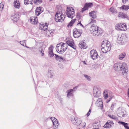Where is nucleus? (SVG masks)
Instances as JSON below:
<instances>
[{
    "label": "nucleus",
    "mask_w": 129,
    "mask_h": 129,
    "mask_svg": "<svg viewBox=\"0 0 129 129\" xmlns=\"http://www.w3.org/2000/svg\"><path fill=\"white\" fill-rule=\"evenodd\" d=\"M114 68L116 71H122L123 75H126L127 74L128 70L127 69L126 64L125 63H116L114 66Z\"/></svg>",
    "instance_id": "f257e3e1"
},
{
    "label": "nucleus",
    "mask_w": 129,
    "mask_h": 129,
    "mask_svg": "<svg viewBox=\"0 0 129 129\" xmlns=\"http://www.w3.org/2000/svg\"><path fill=\"white\" fill-rule=\"evenodd\" d=\"M44 11L43 8L41 7H37L35 11V14L37 16H38Z\"/></svg>",
    "instance_id": "f8f14e48"
},
{
    "label": "nucleus",
    "mask_w": 129,
    "mask_h": 129,
    "mask_svg": "<svg viewBox=\"0 0 129 129\" xmlns=\"http://www.w3.org/2000/svg\"><path fill=\"white\" fill-rule=\"evenodd\" d=\"M108 43L110 44V42H107L104 43L103 41V42L102 43L101 45V48H104V47H107Z\"/></svg>",
    "instance_id": "473e14b6"
},
{
    "label": "nucleus",
    "mask_w": 129,
    "mask_h": 129,
    "mask_svg": "<svg viewBox=\"0 0 129 129\" xmlns=\"http://www.w3.org/2000/svg\"><path fill=\"white\" fill-rule=\"evenodd\" d=\"M118 17H120L122 18H126L127 19L128 18V17L127 16L126 14L121 12H119Z\"/></svg>",
    "instance_id": "a211bd4d"
},
{
    "label": "nucleus",
    "mask_w": 129,
    "mask_h": 129,
    "mask_svg": "<svg viewBox=\"0 0 129 129\" xmlns=\"http://www.w3.org/2000/svg\"><path fill=\"white\" fill-rule=\"evenodd\" d=\"M126 55V54L124 52L121 53L119 55L118 58L120 60H122Z\"/></svg>",
    "instance_id": "7c9ffc66"
},
{
    "label": "nucleus",
    "mask_w": 129,
    "mask_h": 129,
    "mask_svg": "<svg viewBox=\"0 0 129 129\" xmlns=\"http://www.w3.org/2000/svg\"><path fill=\"white\" fill-rule=\"evenodd\" d=\"M85 64H86V63H85Z\"/></svg>",
    "instance_id": "338daca9"
},
{
    "label": "nucleus",
    "mask_w": 129,
    "mask_h": 129,
    "mask_svg": "<svg viewBox=\"0 0 129 129\" xmlns=\"http://www.w3.org/2000/svg\"><path fill=\"white\" fill-rule=\"evenodd\" d=\"M53 47L51 45L49 48L48 50V53L52 52H53Z\"/></svg>",
    "instance_id": "c9c22d12"
},
{
    "label": "nucleus",
    "mask_w": 129,
    "mask_h": 129,
    "mask_svg": "<svg viewBox=\"0 0 129 129\" xmlns=\"http://www.w3.org/2000/svg\"><path fill=\"white\" fill-rule=\"evenodd\" d=\"M66 43L69 46H70L74 49H76V47L75 45L73 40L70 39L67 41Z\"/></svg>",
    "instance_id": "9b49d317"
},
{
    "label": "nucleus",
    "mask_w": 129,
    "mask_h": 129,
    "mask_svg": "<svg viewBox=\"0 0 129 129\" xmlns=\"http://www.w3.org/2000/svg\"><path fill=\"white\" fill-rule=\"evenodd\" d=\"M4 5L3 3H1L0 4V10L2 11L3 9Z\"/></svg>",
    "instance_id": "37998d69"
},
{
    "label": "nucleus",
    "mask_w": 129,
    "mask_h": 129,
    "mask_svg": "<svg viewBox=\"0 0 129 129\" xmlns=\"http://www.w3.org/2000/svg\"><path fill=\"white\" fill-rule=\"evenodd\" d=\"M73 35L75 38H78L80 37L82 32V30L78 29L76 28L73 30Z\"/></svg>",
    "instance_id": "0eeeda50"
},
{
    "label": "nucleus",
    "mask_w": 129,
    "mask_h": 129,
    "mask_svg": "<svg viewBox=\"0 0 129 129\" xmlns=\"http://www.w3.org/2000/svg\"><path fill=\"white\" fill-rule=\"evenodd\" d=\"M44 50L42 49H41L40 51V52L41 53H42V56H43L44 55Z\"/></svg>",
    "instance_id": "3c124183"
},
{
    "label": "nucleus",
    "mask_w": 129,
    "mask_h": 129,
    "mask_svg": "<svg viewBox=\"0 0 129 129\" xmlns=\"http://www.w3.org/2000/svg\"><path fill=\"white\" fill-rule=\"evenodd\" d=\"M92 5L93 4L92 3H86L84 5V7L82 9L81 11L83 12L85 10L88 9L89 7H91Z\"/></svg>",
    "instance_id": "dca6fc26"
},
{
    "label": "nucleus",
    "mask_w": 129,
    "mask_h": 129,
    "mask_svg": "<svg viewBox=\"0 0 129 129\" xmlns=\"http://www.w3.org/2000/svg\"><path fill=\"white\" fill-rule=\"evenodd\" d=\"M19 17V15L17 13H15L13 15H12L11 18L14 21L16 22L17 21Z\"/></svg>",
    "instance_id": "2eb2a0df"
},
{
    "label": "nucleus",
    "mask_w": 129,
    "mask_h": 129,
    "mask_svg": "<svg viewBox=\"0 0 129 129\" xmlns=\"http://www.w3.org/2000/svg\"><path fill=\"white\" fill-rule=\"evenodd\" d=\"M78 129H80V128H79Z\"/></svg>",
    "instance_id": "774afa93"
},
{
    "label": "nucleus",
    "mask_w": 129,
    "mask_h": 129,
    "mask_svg": "<svg viewBox=\"0 0 129 129\" xmlns=\"http://www.w3.org/2000/svg\"><path fill=\"white\" fill-rule=\"evenodd\" d=\"M114 123L112 121L108 120L104 125V127L105 128H110L111 127Z\"/></svg>",
    "instance_id": "f3484780"
},
{
    "label": "nucleus",
    "mask_w": 129,
    "mask_h": 129,
    "mask_svg": "<svg viewBox=\"0 0 129 129\" xmlns=\"http://www.w3.org/2000/svg\"><path fill=\"white\" fill-rule=\"evenodd\" d=\"M79 45V47L81 49H85L87 48L86 45V43L82 41H81L80 42Z\"/></svg>",
    "instance_id": "aec40b11"
},
{
    "label": "nucleus",
    "mask_w": 129,
    "mask_h": 129,
    "mask_svg": "<svg viewBox=\"0 0 129 129\" xmlns=\"http://www.w3.org/2000/svg\"><path fill=\"white\" fill-rule=\"evenodd\" d=\"M123 35L118 36L117 40V42L119 44L121 43L123 38Z\"/></svg>",
    "instance_id": "5701e85b"
},
{
    "label": "nucleus",
    "mask_w": 129,
    "mask_h": 129,
    "mask_svg": "<svg viewBox=\"0 0 129 129\" xmlns=\"http://www.w3.org/2000/svg\"><path fill=\"white\" fill-rule=\"evenodd\" d=\"M128 0H122V1L123 3L125 4Z\"/></svg>",
    "instance_id": "6e6d98bb"
},
{
    "label": "nucleus",
    "mask_w": 129,
    "mask_h": 129,
    "mask_svg": "<svg viewBox=\"0 0 129 129\" xmlns=\"http://www.w3.org/2000/svg\"><path fill=\"white\" fill-rule=\"evenodd\" d=\"M127 95L128 97L129 98V92L128 93H127Z\"/></svg>",
    "instance_id": "680f3d73"
},
{
    "label": "nucleus",
    "mask_w": 129,
    "mask_h": 129,
    "mask_svg": "<svg viewBox=\"0 0 129 129\" xmlns=\"http://www.w3.org/2000/svg\"><path fill=\"white\" fill-rule=\"evenodd\" d=\"M74 9L72 7H67L66 12V14L67 16L69 18L73 19L75 16V12Z\"/></svg>",
    "instance_id": "39448f33"
},
{
    "label": "nucleus",
    "mask_w": 129,
    "mask_h": 129,
    "mask_svg": "<svg viewBox=\"0 0 129 129\" xmlns=\"http://www.w3.org/2000/svg\"><path fill=\"white\" fill-rule=\"evenodd\" d=\"M93 126V127H94L93 128H97V127H98V129H99V126L98 122H96V123H95L94 124Z\"/></svg>",
    "instance_id": "a19ab883"
},
{
    "label": "nucleus",
    "mask_w": 129,
    "mask_h": 129,
    "mask_svg": "<svg viewBox=\"0 0 129 129\" xmlns=\"http://www.w3.org/2000/svg\"><path fill=\"white\" fill-rule=\"evenodd\" d=\"M55 58L57 61L61 62V56H59L57 54H55Z\"/></svg>",
    "instance_id": "f704fd0d"
},
{
    "label": "nucleus",
    "mask_w": 129,
    "mask_h": 129,
    "mask_svg": "<svg viewBox=\"0 0 129 129\" xmlns=\"http://www.w3.org/2000/svg\"><path fill=\"white\" fill-rule=\"evenodd\" d=\"M53 125V128L55 129L57 128L59 125V123L57 119L54 117H52L51 118Z\"/></svg>",
    "instance_id": "1a4fd4ad"
},
{
    "label": "nucleus",
    "mask_w": 129,
    "mask_h": 129,
    "mask_svg": "<svg viewBox=\"0 0 129 129\" xmlns=\"http://www.w3.org/2000/svg\"><path fill=\"white\" fill-rule=\"evenodd\" d=\"M97 101L98 102H99L100 104L103 103V102H102V99L101 98H99Z\"/></svg>",
    "instance_id": "49530a36"
},
{
    "label": "nucleus",
    "mask_w": 129,
    "mask_h": 129,
    "mask_svg": "<svg viewBox=\"0 0 129 129\" xmlns=\"http://www.w3.org/2000/svg\"><path fill=\"white\" fill-rule=\"evenodd\" d=\"M61 62H63L65 60V58H63L62 57L61 58Z\"/></svg>",
    "instance_id": "864d4df0"
},
{
    "label": "nucleus",
    "mask_w": 129,
    "mask_h": 129,
    "mask_svg": "<svg viewBox=\"0 0 129 129\" xmlns=\"http://www.w3.org/2000/svg\"><path fill=\"white\" fill-rule=\"evenodd\" d=\"M92 129H98V127H97V128H93Z\"/></svg>",
    "instance_id": "0e129e2a"
},
{
    "label": "nucleus",
    "mask_w": 129,
    "mask_h": 129,
    "mask_svg": "<svg viewBox=\"0 0 129 129\" xmlns=\"http://www.w3.org/2000/svg\"><path fill=\"white\" fill-rule=\"evenodd\" d=\"M30 22L33 24H37L38 22V18L37 17L35 18L32 17H30Z\"/></svg>",
    "instance_id": "6ab92c4d"
},
{
    "label": "nucleus",
    "mask_w": 129,
    "mask_h": 129,
    "mask_svg": "<svg viewBox=\"0 0 129 129\" xmlns=\"http://www.w3.org/2000/svg\"><path fill=\"white\" fill-rule=\"evenodd\" d=\"M108 116L110 118L113 119H114L116 120L118 119V118L116 116L114 115H108Z\"/></svg>",
    "instance_id": "e433bc0d"
},
{
    "label": "nucleus",
    "mask_w": 129,
    "mask_h": 129,
    "mask_svg": "<svg viewBox=\"0 0 129 129\" xmlns=\"http://www.w3.org/2000/svg\"><path fill=\"white\" fill-rule=\"evenodd\" d=\"M65 19L64 15L63 14L61 10L57 11L55 17V20L57 22H63Z\"/></svg>",
    "instance_id": "7ed1b4c3"
},
{
    "label": "nucleus",
    "mask_w": 129,
    "mask_h": 129,
    "mask_svg": "<svg viewBox=\"0 0 129 129\" xmlns=\"http://www.w3.org/2000/svg\"><path fill=\"white\" fill-rule=\"evenodd\" d=\"M90 31L91 34L95 36H98L102 33V29L95 24L92 25L90 27Z\"/></svg>",
    "instance_id": "f03ea898"
},
{
    "label": "nucleus",
    "mask_w": 129,
    "mask_h": 129,
    "mask_svg": "<svg viewBox=\"0 0 129 129\" xmlns=\"http://www.w3.org/2000/svg\"><path fill=\"white\" fill-rule=\"evenodd\" d=\"M40 25V29H41V30L45 31L47 30V29L48 24H47V23H45V24H41Z\"/></svg>",
    "instance_id": "4be33fe9"
},
{
    "label": "nucleus",
    "mask_w": 129,
    "mask_h": 129,
    "mask_svg": "<svg viewBox=\"0 0 129 129\" xmlns=\"http://www.w3.org/2000/svg\"><path fill=\"white\" fill-rule=\"evenodd\" d=\"M14 6L16 8L19 9L20 7V4L19 1H16L14 3Z\"/></svg>",
    "instance_id": "a878e982"
},
{
    "label": "nucleus",
    "mask_w": 129,
    "mask_h": 129,
    "mask_svg": "<svg viewBox=\"0 0 129 129\" xmlns=\"http://www.w3.org/2000/svg\"><path fill=\"white\" fill-rule=\"evenodd\" d=\"M53 0H50V1H52Z\"/></svg>",
    "instance_id": "69168bd1"
},
{
    "label": "nucleus",
    "mask_w": 129,
    "mask_h": 129,
    "mask_svg": "<svg viewBox=\"0 0 129 129\" xmlns=\"http://www.w3.org/2000/svg\"><path fill=\"white\" fill-rule=\"evenodd\" d=\"M24 3L25 5L31 4L34 3L33 0H24Z\"/></svg>",
    "instance_id": "bb28decb"
},
{
    "label": "nucleus",
    "mask_w": 129,
    "mask_h": 129,
    "mask_svg": "<svg viewBox=\"0 0 129 129\" xmlns=\"http://www.w3.org/2000/svg\"><path fill=\"white\" fill-rule=\"evenodd\" d=\"M90 113H89V112H88L86 115H87V116H88L90 115Z\"/></svg>",
    "instance_id": "13d9d810"
},
{
    "label": "nucleus",
    "mask_w": 129,
    "mask_h": 129,
    "mask_svg": "<svg viewBox=\"0 0 129 129\" xmlns=\"http://www.w3.org/2000/svg\"><path fill=\"white\" fill-rule=\"evenodd\" d=\"M46 34L49 37L53 35V33L52 30H48L46 31Z\"/></svg>",
    "instance_id": "c85d7f7f"
},
{
    "label": "nucleus",
    "mask_w": 129,
    "mask_h": 129,
    "mask_svg": "<svg viewBox=\"0 0 129 129\" xmlns=\"http://www.w3.org/2000/svg\"><path fill=\"white\" fill-rule=\"evenodd\" d=\"M48 53L49 56L51 57H53L54 55L55 56V54H54L53 52L50 53L49 52Z\"/></svg>",
    "instance_id": "79ce46f5"
},
{
    "label": "nucleus",
    "mask_w": 129,
    "mask_h": 129,
    "mask_svg": "<svg viewBox=\"0 0 129 129\" xmlns=\"http://www.w3.org/2000/svg\"><path fill=\"white\" fill-rule=\"evenodd\" d=\"M129 92V89H128V91H127V93H128Z\"/></svg>",
    "instance_id": "e2e57ef3"
},
{
    "label": "nucleus",
    "mask_w": 129,
    "mask_h": 129,
    "mask_svg": "<svg viewBox=\"0 0 129 129\" xmlns=\"http://www.w3.org/2000/svg\"><path fill=\"white\" fill-rule=\"evenodd\" d=\"M52 72L51 70H49L48 71V76L50 78H52L53 76V75L52 74Z\"/></svg>",
    "instance_id": "58836bf2"
},
{
    "label": "nucleus",
    "mask_w": 129,
    "mask_h": 129,
    "mask_svg": "<svg viewBox=\"0 0 129 129\" xmlns=\"http://www.w3.org/2000/svg\"><path fill=\"white\" fill-rule=\"evenodd\" d=\"M115 104L114 103L112 104L111 105L110 109L112 111L113 110L115 106Z\"/></svg>",
    "instance_id": "a18cd8bd"
},
{
    "label": "nucleus",
    "mask_w": 129,
    "mask_h": 129,
    "mask_svg": "<svg viewBox=\"0 0 129 129\" xmlns=\"http://www.w3.org/2000/svg\"><path fill=\"white\" fill-rule=\"evenodd\" d=\"M89 16L92 18L95 19L96 17V13L95 11H93L90 12L89 13Z\"/></svg>",
    "instance_id": "b1692460"
},
{
    "label": "nucleus",
    "mask_w": 129,
    "mask_h": 129,
    "mask_svg": "<svg viewBox=\"0 0 129 129\" xmlns=\"http://www.w3.org/2000/svg\"><path fill=\"white\" fill-rule=\"evenodd\" d=\"M111 98L109 99V100H108L106 102L107 103H108V102H109L111 100Z\"/></svg>",
    "instance_id": "4d7b16f0"
},
{
    "label": "nucleus",
    "mask_w": 129,
    "mask_h": 129,
    "mask_svg": "<svg viewBox=\"0 0 129 129\" xmlns=\"http://www.w3.org/2000/svg\"><path fill=\"white\" fill-rule=\"evenodd\" d=\"M84 76L89 81H91V77L90 76L86 75H84Z\"/></svg>",
    "instance_id": "ea45409f"
},
{
    "label": "nucleus",
    "mask_w": 129,
    "mask_h": 129,
    "mask_svg": "<svg viewBox=\"0 0 129 129\" xmlns=\"http://www.w3.org/2000/svg\"><path fill=\"white\" fill-rule=\"evenodd\" d=\"M108 91L106 90H105L103 92V95L104 98L105 99H107L108 96Z\"/></svg>",
    "instance_id": "72a5a7b5"
},
{
    "label": "nucleus",
    "mask_w": 129,
    "mask_h": 129,
    "mask_svg": "<svg viewBox=\"0 0 129 129\" xmlns=\"http://www.w3.org/2000/svg\"><path fill=\"white\" fill-rule=\"evenodd\" d=\"M90 56L93 60L96 59L98 57V55L96 51L94 50H91L90 52Z\"/></svg>",
    "instance_id": "9d476101"
},
{
    "label": "nucleus",
    "mask_w": 129,
    "mask_h": 129,
    "mask_svg": "<svg viewBox=\"0 0 129 129\" xmlns=\"http://www.w3.org/2000/svg\"><path fill=\"white\" fill-rule=\"evenodd\" d=\"M120 8L123 10L127 11L129 9V6L123 5Z\"/></svg>",
    "instance_id": "c756f323"
},
{
    "label": "nucleus",
    "mask_w": 129,
    "mask_h": 129,
    "mask_svg": "<svg viewBox=\"0 0 129 129\" xmlns=\"http://www.w3.org/2000/svg\"><path fill=\"white\" fill-rule=\"evenodd\" d=\"M67 92V96L68 98H70L71 96H73L74 92L73 91V90L71 89L68 90Z\"/></svg>",
    "instance_id": "412c9836"
},
{
    "label": "nucleus",
    "mask_w": 129,
    "mask_h": 129,
    "mask_svg": "<svg viewBox=\"0 0 129 129\" xmlns=\"http://www.w3.org/2000/svg\"><path fill=\"white\" fill-rule=\"evenodd\" d=\"M78 87V86H76L74 87L73 89H71L73 90V91L74 92V91H75L76 90Z\"/></svg>",
    "instance_id": "8fccbe9b"
},
{
    "label": "nucleus",
    "mask_w": 129,
    "mask_h": 129,
    "mask_svg": "<svg viewBox=\"0 0 129 129\" xmlns=\"http://www.w3.org/2000/svg\"><path fill=\"white\" fill-rule=\"evenodd\" d=\"M91 112V110L90 109H89V110L88 111L89 113H90Z\"/></svg>",
    "instance_id": "052dcab7"
},
{
    "label": "nucleus",
    "mask_w": 129,
    "mask_h": 129,
    "mask_svg": "<svg viewBox=\"0 0 129 129\" xmlns=\"http://www.w3.org/2000/svg\"><path fill=\"white\" fill-rule=\"evenodd\" d=\"M73 124L76 125H79L81 124V121L80 118L77 117L74 118V119L72 120Z\"/></svg>",
    "instance_id": "ddd939ff"
},
{
    "label": "nucleus",
    "mask_w": 129,
    "mask_h": 129,
    "mask_svg": "<svg viewBox=\"0 0 129 129\" xmlns=\"http://www.w3.org/2000/svg\"><path fill=\"white\" fill-rule=\"evenodd\" d=\"M79 23H78L77 24L78 25L79 24H80V26H82L83 27V25L81 23V22H79Z\"/></svg>",
    "instance_id": "5fc2aeb1"
},
{
    "label": "nucleus",
    "mask_w": 129,
    "mask_h": 129,
    "mask_svg": "<svg viewBox=\"0 0 129 129\" xmlns=\"http://www.w3.org/2000/svg\"><path fill=\"white\" fill-rule=\"evenodd\" d=\"M117 29L125 31L126 30L127 27L125 24L121 23L116 25Z\"/></svg>",
    "instance_id": "6e6552de"
},
{
    "label": "nucleus",
    "mask_w": 129,
    "mask_h": 129,
    "mask_svg": "<svg viewBox=\"0 0 129 129\" xmlns=\"http://www.w3.org/2000/svg\"><path fill=\"white\" fill-rule=\"evenodd\" d=\"M109 10L113 14H116L117 13V10L113 7H111Z\"/></svg>",
    "instance_id": "cd10ccee"
},
{
    "label": "nucleus",
    "mask_w": 129,
    "mask_h": 129,
    "mask_svg": "<svg viewBox=\"0 0 129 129\" xmlns=\"http://www.w3.org/2000/svg\"><path fill=\"white\" fill-rule=\"evenodd\" d=\"M25 47L26 48H30V47H28V46H26H26H25Z\"/></svg>",
    "instance_id": "bf43d9fd"
},
{
    "label": "nucleus",
    "mask_w": 129,
    "mask_h": 129,
    "mask_svg": "<svg viewBox=\"0 0 129 129\" xmlns=\"http://www.w3.org/2000/svg\"><path fill=\"white\" fill-rule=\"evenodd\" d=\"M100 89L99 87L94 86L93 88V95L95 97L99 98L101 95Z\"/></svg>",
    "instance_id": "423d86ee"
},
{
    "label": "nucleus",
    "mask_w": 129,
    "mask_h": 129,
    "mask_svg": "<svg viewBox=\"0 0 129 129\" xmlns=\"http://www.w3.org/2000/svg\"><path fill=\"white\" fill-rule=\"evenodd\" d=\"M66 44L64 43H61L57 45L56 47V51L59 53L62 54L67 49L65 47V48L64 47L66 46Z\"/></svg>",
    "instance_id": "20e7f679"
},
{
    "label": "nucleus",
    "mask_w": 129,
    "mask_h": 129,
    "mask_svg": "<svg viewBox=\"0 0 129 129\" xmlns=\"http://www.w3.org/2000/svg\"><path fill=\"white\" fill-rule=\"evenodd\" d=\"M111 46L110 44L108 43L107 47L101 48L102 51L104 53H106L107 52L109 51L111 49Z\"/></svg>",
    "instance_id": "4468645a"
},
{
    "label": "nucleus",
    "mask_w": 129,
    "mask_h": 129,
    "mask_svg": "<svg viewBox=\"0 0 129 129\" xmlns=\"http://www.w3.org/2000/svg\"><path fill=\"white\" fill-rule=\"evenodd\" d=\"M42 0H34V3L35 4H39L42 2Z\"/></svg>",
    "instance_id": "4c0bfd02"
},
{
    "label": "nucleus",
    "mask_w": 129,
    "mask_h": 129,
    "mask_svg": "<svg viewBox=\"0 0 129 129\" xmlns=\"http://www.w3.org/2000/svg\"><path fill=\"white\" fill-rule=\"evenodd\" d=\"M118 123H120L121 124L123 125L125 128V129H129V127L128 126V124L124 122L119 121Z\"/></svg>",
    "instance_id": "393cba45"
},
{
    "label": "nucleus",
    "mask_w": 129,
    "mask_h": 129,
    "mask_svg": "<svg viewBox=\"0 0 129 129\" xmlns=\"http://www.w3.org/2000/svg\"><path fill=\"white\" fill-rule=\"evenodd\" d=\"M76 20V19L75 18L73 20H71V21L69 23L68 25L67 26L68 27H69L72 26L73 23L75 22Z\"/></svg>",
    "instance_id": "2f4dec72"
},
{
    "label": "nucleus",
    "mask_w": 129,
    "mask_h": 129,
    "mask_svg": "<svg viewBox=\"0 0 129 129\" xmlns=\"http://www.w3.org/2000/svg\"><path fill=\"white\" fill-rule=\"evenodd\" d=\"M25 41H20V44L23 46H26L25 43Z\"/></svg>",
    "instance_id": "c03bdc74"
},
{
    "label": "nucleus",
    "mask_w": 129,
    "mask_h": 129,
    "mask_svg": "<svg viewBox=\"0 0 129 129\" xmlns=\"http://www.w3.org/2000/svg\"><path fill=\"white\" fill-rule=\"evenodd\" d=\"M100 104H101V105H100L99 107L100 108V109L102 110L103 108V103Z\"/></svg>",
    "instance_id": "603ef678"
},
{
    "label": "nucleus",
    "mask_w": 129,
    "mask_h": 129,
    "mask_svg": "<svg viewBox=\"0 0 129 129\" xmlns=\"http://www.w3.org/2000/svg\"><path fill=\"white\" fill-rule=\"evenodd\" d=\"M91 21L89 23H96V20L95 19H90Z\"/></svg>",
    "instance_id": "de8ad7c7"
},
{
    "label": "nucleus",
    "mask_w": 129,
    "mask_h": 129,
    "mask_svg": "<svg viewBox=\"0 0 129 129\" xmlns=\"http://www.w3.org/2000/svg\"><path fill=\"white\" fill-rule=\"evenodd\" d=\"M77 16L79 18V19H81V15L80 14L79 12L78 13H77Z\"/></svg>",
    "instance_id": "09e8293b"
}]
</instances>
